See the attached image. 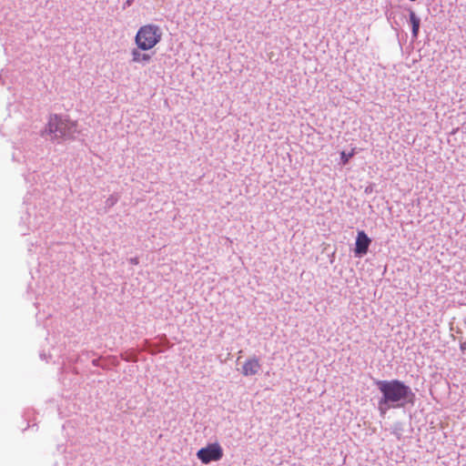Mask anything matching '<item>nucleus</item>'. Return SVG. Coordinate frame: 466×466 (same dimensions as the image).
I'll return each mask as SVG.
<instances>
[{"label":"nucleus","instance_id":"9","mask_svg":"<svg viewBox=\"0 0 466 466\" xmlns=\"http://www.w3.org/2000/svg\"><path fill=\"white\" fill-rule=\"evenodd\" d=\"M355 150L352 149L350 153H346L345 151H342L340 153V159L342 165H347L350 161V159L354 156Z\"/></svg>","mask_w":466,"mask_h":466},{"label":"nucleus","instance_id":"1","mask_svg":"<svg viewBox=\"0 0 466 466\" xmlns=\"http://www.w3.org/2000/svg\"><path fill=\"white\" fill-rule=\"evenodd\" d=\"M375 384L382 395L378 403V409L382 417L391 408H401L407 403H413L415 395L402 381L377 380Z\"/></svg>","mask_w":466,"mask_h":466},{"label":"nucleus","instance_id":"3","mask_svg":"<svg viewBox=\"0 0 466 466\" xmlns=\"http://www.w3.org/2000/svg\"><path fill=\"white\" fill-rule=\"evenodd\" d=\"M76 127V122L63 119L56 115L52 116L47 124V131L54 138L73 137L77 131Z\"/></svg>","mask_w":466,"mask_h":466},{"label":"nucleus","instance_id":"2","mask_svg":"<svg viewBox=\"0 0 466 466\" xmlns=\"http://www.w3.org/2000/svg\"><path fill=\"white\" fill-rule=\"evenodd\" d=\"M162 32L156 25H145L141 26L135 37L137 46L143 51L154 48L161 40Z\"/></svg>","mask_w":466,"mask_h":466},{"label":"nucleus","instance_id":"5","mask_svg":"<svg viewBox=\"0 0 466 466\" xmlns=\"http://www.w3.org/2000/svg\"><path fill=\"white\" fill-rule=\"evenodd\" d=\"M371 242V239L368 237V235L363 231L360 230L357 234L356 243H355V249L354 252L357 256H362L367 254L369 246Z\"/></svg>","mask_w":466,"mask_h":466},{"label":"nucleus","instance_id":"4","mask_svg":"<svg viewBox=\"0 0 466 466\" xmlns=\"http://www.w3.org/2000/svg\"><path fill=\"white\" fill-rule=\"evenodd\" d=\"M197 457L202 463L208 464L219 461L223 457V450L217 442L209 443L198 451Z\"/></svg>","mask_w":466,"mask_h":466},{"label":"nucleus","instance_id":"6","mask_svg":"<svg viewBox=\"0 0 466 466\" xmlns=\"http://www.w3.org/2000/svg\"><path fill=\"white\" fill-rule=\"evenodd\" d=\"M260 370V363L257 358L248 359L242 366L241 372L244 376H252Z\"/></svg>","mask_w":466,"mask_h":466},{"label":"nucleus","instance_id":"8","mask_svg":"<svg viewBox=\"0 0 466 466\" xmlns=\"http://www.w3.org/2000/svg\"><path fill=\"white\" fill-rule=\"evenodd\" d=\"M410 23L411 25V35L413 39H416L419 35L420 19L416 15L415 12L410 11Z\"/></svg>","mask_w":466,"mask_h":466},{"label":"nucleus","instance_id":"7","mask_svg":"<svg viewBox=\"0 0 466 466\" xmlns=\"http://www.w3.org/2000/svg\"><path fill=\"white\" fill-rule=\"evenodd\" d=\"M138 47L131 51L132 62L139 65H146L150 62L152 56L142 52Z\"/></svg>","mask_w":466,"mask_h":466}]
</instances>
